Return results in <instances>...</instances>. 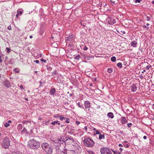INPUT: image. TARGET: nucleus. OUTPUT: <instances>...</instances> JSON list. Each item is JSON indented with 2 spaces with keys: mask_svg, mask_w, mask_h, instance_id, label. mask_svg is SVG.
I'll use <instances>...</instances> for the list:
<instances>
[{
  "mask_svg": "<svg viewBox=\"0 0 154 154\" xmlns=\"http://www.w3.org/2000/svg\"><path fill=\"white\" fill-rule=\"evenodd\" d=\"M74 140L72 137H70L67 138L66 140H62L59 139H57V140H54V142L55 144V145L57 146L56 147V149H58L61 150L62 149L65 150V146L66 144L69 145L72 144L74 141Z\"/></svg>",
  "mask_w": 154,
  "mask_h": 154,
  "instance_id": "1",
  "label": "nucleus"
},
{
  "mask_svg": "<svg viewBox=\"0 0 154 154\" xmlns=\"http://www.w3.org/2000/svg\"><path fill=\"white\" fill-rule=\"evenodd\" d=\"M40 145L39 142L33 139L31 140L28 142V146L29 148L34 149H38L40 147Z\"/></svg>",
  "mask_w": 154,
  "mask_h": 154,
  "instance_id": "2",
  "label": "nucleus"
},
{
  "mask_svg": "<svg viewBox=\"0 0 154 154\" xmlns=\"http://www.w3.org/2000/svg\"><path fill=\"white\" fill-rule=\"evenodd\" d=\"M42 149L48 154H51L52 152L53 148L51 146L46 143H44L42 144Z\"/></svg>",
  "mask_w": 154,
  "mask_h": 154,
  "instance_id": "3",
  "label": "nucleus"
},
{
  "mask_svg": "<svg viewBox=\"0 0 154 154\" xmlns=\"http://www.w3.org/2000/svg\"><path fill=\"white\" fill-rule=\"evenodd\" d=\"M94 143L93 140L89 137L85 138L83 141L84 145L88 147H93Z\"/></svg>",
  "mask_w": 154,
  "mask_h": 154,
  "instance_id": "4",
  "label": "nucleus"
},
{
  "mask_svg": "<svg viewBox=\"0 0 154 154\" xmlns=\"http://www.w3.org/2000/svg\"><path fill=\"white\" fill-rule=\"evenodd\" d=\"M2 145L5 148H8L10 146V141L7 137H5L3 139Z\"/></svg>",
  "mask_w": 154,
  "mask_h": 154,
  "instance_id": "5",
  "label": "nucleus"
},
{
  "mask_svg": "<svg viewBox=\"0 0 154 154\" xmlns=\"http://www.w3.org/2000/svg\"><path fill=\"white\" fill-rule=\"evenodd\" d=\"M100 151L101 154H112L109 149L106 147L101 148Z\"/></svg>",
  "mask_w": 154,
  "mask_h": 154,
  "instance_id": "6",
  "label": "nucleus"
},
{
  "mask_svg": "<svg viewBox=\"0 0 154 154\" xmlns=\"http://www.w3.org/2000/svg\"><path fill=\"white\" fill-rule=\"evenodd\" d=\"M120 121H121L122 125L126 124L128 122V121L125 117H122L121 119H120Z\"/></svg>",
  "mask_w": 154,
  "mask_h": 154,
  "instance_id": "7",
  "label": "nucleus"
},
{
  "mask_svg": "<svg viewBox=\"0 0 154 154\" xmlns=\"http://www.w3.org/2000/svg\"><path fill=\"white\" fill-rule=\"evenodd\" d=\"M137 85V84H134L131 86V91L132 92H135L136 91Z\"/></svg>",
  "mask_w": 154,
  "mask_h": 154,
  "instance_id": "8",
  "label": "nucleus"
},
{
  "mask_svg": "<svg viewBox=\"0 0 154 154\" xmlns=\"http://www.w3.org/2000/svg\"><path fill=\"white\" fill-rule=\"evenodd\" d=\"M74 36V35H71L66 37L65 40L67 42L69 41H72L73 40V38Z\"/></svg>",
  "mask_w": 154,
  "mask_h": 154,
  "instance_id": "9",
  "label": "nucleus"
},
{
  "mask_svg": "<svg viewBox=\"0 0 154 154\" xmlns=\"http://www.w3.org/2000/svg\"><path fill=\"white\" fill-rule=\"evenodd\" d=\"M3 83L6 87L8 88L11 86L10 82L8 80H6L3 82Z\"/></svg>",
  "mask_w": 154,
  "mask_h": 154,
  "instance_id": "10",
  "label": "nucleus"
},
{
  "mask_svg": "<svg viewBox=\"0 0 154 154\" xmlns=\"http://www.w3.org/2000/svg\"><path fill=\"white\" fill-rule=\"evenodd\" d=\"M108 22L110 24L113 25L116 23L115 19L112 18H110Z\"/></svg>",
  "mask_w": 154,
  "mask_h": 154,
  "instance_id": "11",
  "label": "nucleus"
},
{
  "mask_svg": "<svg viewBox=\"0 0 154 154\" xmlns=\"http://www.w3.org/2000/svg\"><path fill=\"white\" fill-rule=\"evenodd\" d=\"M86 109L90 107V103L88 101H86L84 103Z\"/></svg>",
  "mask_w": 154,
  "mask_h": 154,
  "instance_id": "12",
  "label": "nucleus"
},
{
  "mask_svg": "<svg viewBox=\"0 0 154 154\" xmlns=\"http://www.w3.org/2000/svg\"><path fill=\"white\" fill-rule=\"evenodd\" d=\"M55 92L56 90L55 88H51L50 91V94L53 95H54Z\"/></svg>",
  "mask_w": 154,
  "mask_h": 154,
  "instance_id": "13",
  "label": "nucleus"
},
{
  "mask_svg": "<svg viewBox=\"0 0 154 154\" xmlns=\"http://www.w3.org/2000/svg\"><path fill=\"white\" fill-rule=\"evenodd\" d=\"M137 44V42L136 41H134L131 42V45L134 47H136Z\"/></svg>",
  "mask_w": 154,
  "mask_h": 154,
  "instance_id": "14",
  "label": "nucleus"
},
{
  "mask_svg": "<svg viewBox=\"0 0 154 154\" xmlns=\"http://www.w3.org/2000/svg\"><path fill=\"white\" fill-rule=\"evenodd\" d=\"M107 116L109 118L112 119L114 117L113 113L112 112H109L108 113Z\"/></svg>",
  "mask_w": 154,
  "mask_h": 154,
  "instance_id": "15",
  "label": "nucleus"
},
{
  "mask_svg": "<svg viewBox=\"0 0 154 154\" xmlns=\"http://www.w3.org/2000/svg\"><path fill=\"white\" fill-rule=\"evenodd\" d=\"M31 25L30 24H29L27 25L26 27V30L28 31H30L32 28V27L31 28Z\"/></svg>",
  "mask_w": 154,
  "mask_h": 154,
  "instance_id": "16",
  "label": "nucleus"
},
{
  "mask_svg": "<svg viewBox=\"0 0 154 154\" xmlns=\"http://www.w3.org/2000/svg\"><path fill=\"white\" fill-rule=\"evenodd\" d=\"M44 32V28L42 27H41L40 30V35H43V33Z\"/></svg>",
  "mask_w": 154,
  "mask_h": 154,
  "instance_id": "17",
  "label": "nucleus"
},
{
  "mask_svg": "<svg viewBox=\"0 0 154 154\" xmlns=\"http://www.w3.org/2000/svg\"><path fill=\"white\" fill-rule=\"evenodd\" d=\"M105 137V136L104 134H99V140H101L102 139H104Z\"/></svg>",
  "mask_w": 154,
  "mask_h": 154,
  "instance_id": "18",
  "label": "nucleus"
},
{
  "mask_svg": "<svg viewBox=\"0 0 154 154\" xmlns=\"http://www.w3.org/2000/svg\"><path fill=\"white\" fill-rule=\"evenodd\" d=\"M51 124L53 125H55L56 124H57L58 125H60V123L58 122V121H54V122H52Z\"/></svg>",
  "mask_w": 154,
  "mask_h": 154,
  "instance_id": "19",
  "label": "nucleus"
},
{
  "mask_svg": "<svg viewBox=\"0 0 154 154\" xmlns=\"http://www.w3.org/2000/svg\"><path fill=\"white\" fill-rule=\"evenodd\" d=\"M127 143V142L126 141L124 142V146L126 148H128L129 146L130 145L129 144Z\"/></svg>",
  "mask_w": 154,
  "mask_h": 154,
  "instance_id": "20",
  "label": "nucleus"
},
{
  "mask_svg": "<svg viewBox=\"0 0 154 154\" xmlns=\"http://www.w3.org/2000/svg\"><path fill=\"white\" fill-rule=\"evenodd\" d=\"M77 105L79 107L81 108H82L84 109V107L81 104L80 102H79L77 103Z\"/></svg>",
  "mask_w": 154,
  "mask_h": 154,
  "instance_id": "21",
  "label": "nucleus"
},
{
  "mask_svg": "<svg viewBox=\"0 0 154 154\" xmlns=\"http://www.w3.org/2000/svg\"><path fill=\"white\" fill-rule=\"evenodd\" d=\"M100 134V132H99L98 130H96V131H94V135H96V134Z\"/></svg>",
  "mask_w": 154,
  "mask_h": 154,
  "instance_id": "22",
  "label": "nucleus"
},
{
  "mask_svg": "<svg viewBox=\"0 0 154 154\" xmlns=\"http://www.w3.org/2000/svg\"><path fill=\"white\" fill-rule=\"evenodd\" d=\"M116 58L115 56L112 57L111 58V60L112 62H114L116 61Z\"/></svg>",
  "mask_w": 154,
  "mask_h": 154,
  "instance_id": "23",
  "label": "nucleus"
},
{
  "mask_svg": "<svg viewBox=\"0 0 154 154\" xmlns=\"http://www.w3.org/2000/svg\"><path fill=\"white\" fill-rule=\"evenodd\" d=\"M81 58L80 56L78 55L76 56L74 58L75 59H77V60H79V59Z\"/></svg>",
  "mask_w": 154,
  "mask_h": 154,
  "instance_id": "24",
  "label": "nucleus"
},
{
  "mask_svg": "<svg viewBox=\"0 0 154 154\" xmlns=\"http://www.w3.org/2000/svg\"><path fill=\"white\" fill-rule=\"evenodd\" d=\"M117 65L118 67H119L120 68H121L122 67V64L121 63H118L117 64Z\"/></svg>",
  "mask_w": 154,
  "mask_h": 154,
  "instance_id": "25",
  "label": "nucleus"
},
{
  "mask_svg": "<svg viewBox=\"0 0 154 154\" xmlns=\"http://www.w3.org/2000/svg\"><path fill=\"white\" fill-rule=\"evenodd\" d=\"M23 128L22 125L21 124H19L18 125V128L19 130H21Z\"/></svg>",
  "mask_w": 154,
  "mask_h": 154,
  "instance_id": "26",
  "label": "nucleus"
},
{
  "mask_svg": "<svg viewBox=\"0 0 154 154\" xmlns=\"http://www.w3.org/2000/svg\"><path fill=\"white\" fill-rule=\"evenodd\" d=\"M10 124L8 123L7 122H6L4 125V126L6 128L9 127V126H10Z\"/></svg>",
  "mask_w": 154,
  "mask_h": 154,
  "instance_id": "27",
  "label": "nucleus"
},
{
  "mask_svg": "<svg viewBox=\"0 0 154 154\" xmlns=\"http://www.w3.org/2000/svg\"><path fill=\"white\" fill-rule=\"evenodd\" d=\"M112 69L111 68H108L107 70V72L109 73H111L112 72Z\"/></svg>",
  "mask_w": 154,
  "mask_h": 154,
  "instance_id": "28",
  "label": "nucleus"
},
{
  "mask_svg": "<svg viewBox=\"0 0 154 154\" xmlns=\"http://www.w3.org/2000/svg\"><path fill=\"white\" fill-rule=\"evenodd\" d=\"M17 12L20 15H21L23 13V11H20L19 10H18Z\"/></svg>",
  "mask_w": 154,
  "mask_h": 154,
  "instance_id": "29",
  "label": "nucleus"
},
{
  "mask_svg": "<svg viewBox=\"0 0 154 154\" xmlns=\"http://www.w3.org/2000/svg\"><path fill=\"white\" fill-rule=\"evenodd\" d=\"M47 69L48 71H51L52 69V68L51 66H47Z\"/></svg>",
  "mask_w": 154,
  "mask_h": 154,
  "instance_id": "30",
  "label": "nucleus"
},
{
  "mask_svg": "<svg viewBox=\"0 0 154 154\" xmlns=\"http://www.w3.org/2000/svg\"><path fill=\"white\" fill-rule=\"evenodd\" d=\"M132 125V124L131 123H128L127 124V126L128 128H130Z\"/></svg>",
  "mask_w": 154,
  "mask_h": 154,
  "instance_id": "31",
  "label": "nucleus"
},
{
  "mask_svg": "<svg viewBox=\"0 0 154 154\" xmlns=\"http://www.w3.org/2000/svg\"><path fill=\"white\" fill-rule=\"evenodd\" d=\"M152 67L151 66L149 65L146 66V68L147 69H149L150 68H151Z\"/></svg>",
  "mask_w": 154,
  "mask_h": 154,
  "instance_id": "32",
  "label": "nucleus"
},
{
  "mask_svg": "<svg viewBox=\"0 0 154 154\" xmlns=\"http://www.w3.org/2000/svg\"><path fill=\"white\" fill-rule=\"evenodd\" d=\"M146 20L147 21H149L150 20L151 17L149 16H146Z\"/></svg>",
  "mask_w": 154,
  "mask_h": 154,
  "instance_id": "33",
  "label": "nucleus"
},
{
  "mask_svg": "<svg viewBox=\"0 0 154 154\" xmlns=\"http://www.w3.org/2000/svg\"><path fill=\"white\" fill-rule=\"evenodd\" d=\"M60 119L61 121H62L63 120L65 119L66 118L65 117H62L61 116H60Z\"/></svg>",
  "mask_w": 154,
  "mask_h": 154,
  "instance_id": "34",
  "label": "nucleus"
},
{
  "mask_svg": "<svg viewBox=\"0 0 154 154\" xmlns=\"http://www.w3.org/2000/svg\"><path fill=\"white\" fill-rule=\"evenodd\" d=\"M14 70L15 71V72L16 73H18L19 72V69L18 68H15V69H14Z\"/></svg>",
  "mask_w": 154,
  "mask_h": 154,
  "instance_id": "35",
  "label": "nucleus"
},
{
  "mask_svg": "<svg viewBox=\"0 0 154 154\" xmlns=\"http://www.w3.org/2000/svg\"><path fill=\"white\" fill-rule=\"evenodd\" d=\"M69 119L68 118H67L66 119V120L65 121V122L66 123H69Z\"/></svg>",
  "mask_w": 154,
  "mask_h": 154,
  "instance_id": "36",
  "label": "nucleus"
},
{
  "mask_svg": "<svg viewBox=\"0 0 154 154\" xmlns=\"http://www.w3.org/2000/svg\"><path fill=\"white\" fill-rule=\"evenodd\" d=\"M6 49L7 50V52L8 53H9L10 52L11 49H10L8 48H6Z\"/></svg>",
  "mask_w": 154,
  "mask_h": 154,
  "instance_id": "37",
  "label": "nucleus"
},
{
  "mask_svg": "<svg viewBox=\"0 0 154 154\" xmlns=\"http://www.w3.org/2000/svg\"><path fill=\"white\" fill-rule=\"evenodd\" d=\"M110 2L111 3V4L112 5H115V2L114 1H113L112 0H110Z\"/></svg>",
  "mask_w": 154,
  "mask_h": 154,
  "instance_id": "38",
  "label": "nucleus"
},
{
  "mask_svg": "<svg viewBox=\"0 0 154 154\" xmlns=\"http://www.w3.org/2000/svg\"><path fill=\"white\" fill-rule=\"evenodd\" d=\"M143 27L144 28H146V30H148L149 29V27H147L146 25H144L143 26Z\"/></svg>",
  "mask_w": 154,
  "mask_h": 154,
  "instance_id": "39",
  "label": "nucleus"
},
{
  "mask_svg": "<svg viewBox=\"0 0 154 154\" xmlns=\"http://www.w3.org/2000/svg\"><path fill=\"white\" fill-rule=\"evenodd\" d=\"M41 61L42 62H43L44 63H46V60H44L43 58H42L41 59Z\"/></svg>",
  "mask_w": 154,
  "mask_h": 154,
  "instance_id": "40",
  "label": "nucleus"
},
{
  "mask_svg": "<svg viewBox=\"0 0 154 154\" xmlns=\"http://www.w3.org/2000/svg\"><path fill=\"white\" fill-rule=\"evenodd\" d=\"M142 0H136L135 1V2L137 3V2L140 3V1H142Z\"/></svg>",
  "mask_w": 154,
  "mask_h": 154,
  "instance_id": "41",
  "label": "nucleus"
},
{
  "mask_svg": "<svg viewBox=\"0 0 154 154\" xmlns=\"http://www.w3.org/2000/svg\"><path fill=\"white\" fill-rule=\"evenodd\" d=\"M80 123V122L78 121H76L75 122V123L77 125H79Z\"/></svg>",
  "mask_w": 154,
  "mask_h": 154,
  "instance_id": "42",
  "label": "nucleus"
},
{
  "mask_svg": "<svg viewBox=\"0 0 154 154\" xmlns=\"http://www.w3.org/2000/svg\"><path fill=\"white\" fill-rule=\"evenodd\" d=\"M88 49V48L86 46H85L83 50L84 51L87 50Z\"/></svg>",
  "mask_w": 154,
  "mask_h": 154,
  "instance_id": "43",
  "label": "nucleus"
},
{
  "mask_svg": "<svg viewBox=\"0 0 154 154\" xmlns=\"http://www.w3.org/2000/svg\"><path fill=\"white\" fill-rule=\"evenodd\" d=\"M8 29L9 30H11L12 29V28L11 26H9L8 27Z\"/></svg>",
  "mask_w": 154,
  "mask_h": 154,
  "instance_id": "44",
  "label": "nucleus"
},
{
  "mask_svg": "<svg viewBox=\"0 0 154 154\" xmlns=\"http://www.w3.org/2000/svg\"><path fill=\"white\" fill-rule=\"evenodd\" d=\"M84 129L85 131H87V127L86 126H85L84 127Z\"/></svg>",
  "mask_w": 154,
  "mask_h": 154,
  "instance_id": "45",
  "label": "nucleus"
},
{
  "mask_svg": "<svg viewBox=\"0 0 154 154\" xmlns=\"http://www.w3.org/2000/svg\"><path fill=\"white\" fill-rule=\"evenodd\" d=\"M112 151L114 153H118V152H117L116 151L114 150L111 149Z\"/></svg>",
  "mask_w": 154,
  "mask_h": 154,
  "instance_id": "46",
  "label": "nucleus"
},
{
  "mask_svg": "<svg viewBox=\"0 0 154 154\" xmlns=\"http://www.w3.org/2000/svg\"><path fill=\"white\" fill-rule=\"evenodd\" d=\"M34 62H35L37 63H39V61L38 60H35Z\"/></svg>",
  "mask_w": 154,
  "mask_h": 154,
  "instance_id": "47",
  "label": "nucleus"
},
{
  "mask_svg": "<svg viewBox=\"0 0 154 154\" xmlns=\"http://www.w3.org/2000/svg\"><path fill=\"white\" fill-rule=\"evenodd\" d=\"M20 87V88L22 89H24V87H23V86L22 85H20V86H19Z\"/></svg>",
  "mask_w": 154,
  "mask_h": 154,
  "instance_id": "48",
  "label": "nucleus"
},
{
  "mask_svg": "<svg viewBox=\"0 0 154 154\" xmlns=\"http://www.w3.org/2000/svg\"><path fill=\"white\" fill-rule=\"evenodd\" d=\"M39 83H40V84L39 85V87H40L41 86H42V82H41V81H40V82H39Z\"/></svg>",
  "mask_w": 154,
  "mask_h": 154,
  "instance_id": "49",
  "label": "nucleus"
},
{
  "mask_svg": "<svg viewBox=\"0 0 154 154\" xmlns=\"http://www.w3.org/2000/svg\"><path fill=\"white\" fill-rule=\"evenodd\" d=\"M58 115H59L58 114H56V115H55L54 116V117H55V118H56L58 117L59 116Z\"/></svg>",
  "mask_w": 154,
  "mask_h": 154,
  "instance_id": "50",
  "label": "nucleus"
},
{
  "mask_svg": "<svg viewBox=\"0 0 154 154\" xmlns=\"http://www.w3.org/2000/svg\"><path fill=\"white\" fill-rule=\"evenodd\" d=\"M23 124H26V123H27V121H23Z\"/></svg>",
  "mask_w": 154,
  "mask_h": 154,
  "instance_id": "51",
  "label": "nucleus"
},
{
  "mask_svg": "<svg viewBox=\"0 0 154 154\" xmlns=\"http://www.w3.org/2000/svg\"><path fill=\"white\" fill-rule=\"evenodd\" d=\"M143 138L145 140V139H146V138H147V137H146V136H143Z\"/></svg>",
  "mask_w": 154,
  "mask_h": 154,
  "instance_id": "52",
  "label": "nucleus"
},
{
  "mask_svg": "<svg viewBox=\"0 0 154 154\" xmlns=\"http://www.w3.org/2000/svg\"><path fill=\"white\" fill-rule=\"evenodd\" d=\"M73 93H70L69 94V97H72L73 95Z\"/></svg>",
  "mask_w": 154,
  "mask_h": 154,
  "instance_id": "53",
  "label": "nucleus"
},
{
  "mask_svg": "<svg viewBox=\"0 0 154 154\" xmlns=\"http://www.w3.org/2000/svg\"><path fill=\"white\" fill-rule=\"evenodd\" d=\"M102 5V3H99V4H98V5H100V7H101Z\"/></svg>",
  "mask_w": 154,
  "mask_h": 154,
  "instance_id": "54",
  "label": "nucleus"
},
{
  "mask_svg": "<svg viewBox=\"0 0 154 154\" xmlns=\"http://www.w3.org/2000/svg\"><path fill=\"white\" fill-rule=\"evenodd\" d=\"M26 131V130L25 129V128H24L22 130V132H24L25 131Z\"/></svg>",
  "mask_w": 154,
  "mask_h": 154,
  "instance_id": "55",
  "label": "nucleus"
},
{
  "mask_svg": "<svg viewBox=\"0 0 154 154\" xmlns=\"http://www.w3.org/2000/svg\"><path fill=\"white\" fill-rule=\"evenodd\" d=\"M11 154H21L20 153H16V152H14V153H12Z\"/></svg>",
  "mask_w": 154,
  "mask_h": 154,
  "instance_id": "56",
  "label": "nucleus"
},
{
  "mask_svg": "<svg viewBox=\"0 0 154 154\" xmlns=\"http://www.w3.org/2000/svg\"><path fill=\"white\" fill-rule=\"evenodd\" d=\"M12 122V121H11V120H9L8 121V122H7L8 123H11Z\"/></svg>",
  "mask_w": 154,
  "mask_h": 154,
  "instance_id": "57",
  "label": "nucleus"
},
{
  "mask_svg": "<svg viewBox=\"0 0 154 154\" xmlns=\"http://www.w3.org/2000/svg\"><path fill=\"white\" fill-rule=\"evenodd\" d=\"M119 133H120L121 134H122L123 133V131H119Z\"/></svg>",
  "mask_w": 154,
  "mask_h": 154,
  "instance_id": "58",
  "label": "nucleus"
},
{
  "mask_svg": "<svg viewBox=\"0 0 154 154\" xmlns=\"http://www.w3.org/2000/svg\"><path fill=\"white\" fill-rule=\"evenodd\" d=\"M121 32H122L123 34H125V31H121Z\"/></svg>",
  "mask_w": 154,
  "mask_h": 154,
  "instance_id": "59",
  "label": "nucleus"
},
{
  "mask_svg": "<svg viewBox=\"0 0 154 154\" xmlns=\"http://www.w3.org/2000/svg\"><path fill=\"white\" fill-rule=\"evenodd\" d=\"M119 146L123 147V145L121 144H119Z\"/></svg>",
  "mask_w": 154,
  "mask_h": 154,
  "instance_id": "60",
  "label": "nucleus"
},
{
  "mask_svg": "<svg viewBox=\"0 0 154 154\" xmlns=\"http://www.w3.org/2000/svg\"><path fill=\"white\" fill-rule=\"evenodd\" d=\"M119 150H120V151L122 152V151L123 150V149L122 148H119Z\"/></svg>",
  "mask_w": 154,
  "mask_h": 154,
  "instance_id": "61",
  "label": "nucleus"
},
{
  "mask_svg": "<svg viewBox=\"0 0 154 154\" xmlns=\"http://www.w3.org/2000/svg\"><path fill=\"white\" fill-rule=\"evenodd\" d=\"M19 15L17 13L16 14V17H18Z\"/></svg>",
  "mask_w": 154,
  "mask_h": 154,
  "instance_id": "62",
  "label": "nucleus"
},
{
  "mask_svg": "<svg viewBox=\"0 0 154 154\" xmlns=\"http://www.w3.org/2000/svg\"><path fill=\"white\" fill-rule=\"evenodd\" d=\"M91 154H95L94 152L92 151V152H91Z\"/></svg>",
  "mask_w": 154,
  "mask_h": 154,
  "instance_id": "63",
  "label": "nucleus"
},
{
  "mask_svg": "<svg viewBox=\"0 0 154 154\" xmlns=\"http://www.w3.org/2000/svg\"><path fill=\"white\" fill-rule=\"evenodd\" d=\"M152 4H154V0L152 1L151 2Z\"/></svg>",
  "mask_w": 154,
  "mask_h": 154,
  "instance_id": "64",
  "label": "nucleus"
}]
</instances>
